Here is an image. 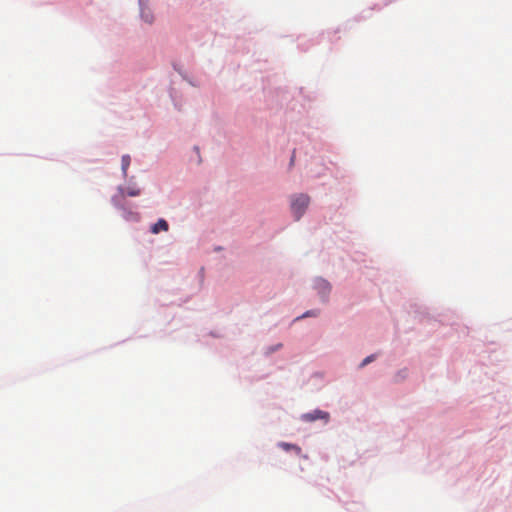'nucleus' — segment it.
<instances>
[{"label":"nucleus","mask_w":512,"mask_h":512,"mask_svg":"<svg viewBox=\"0 0 512 512\" xmlns=\"http://www.w3.org/2000/svg\"><path fill=\"white\" fill-rule=\"evenodd\" d=\"M308 205L309 197L307 195L300 194L292 199L291 210L297 220L303 215Z\"/></svg>","instance_id":"1"},{"label":"nucleus","mask_w":512,"mask_h":512,"mask_svg":"<svg viewBox=\"0 0 512 512\" xmlns=\"http://www.w3.org/2000/svg\"><path fill=\"white\" fill-rule=\"evenodd\" d=\"M302 419L306 422H313L318 419L324 420L325 422H328L329 420V413L316 409L310 413H306L302 415Z\"/></svg>","instance_id":"2"},{"label":"nucleus","mask_w":512,"mask_h":512,"mask_svg":"<svg viewBox=\"0 0 512 512\" xmlns=\"http://www.w3.org/2000/svg\"><path fill=\"white\" fill-rule=\"evenodd\" d=\"M119 192L123 197L126 195L130 196V197H135V196L140 195L141 190H140V188H138L137 186L134 185V186L127 187L126 189L120 187Z\"/></svg>","instance_id":"3"},{"label":"nucleus","mask_w":512,"mask_h":512,"mask_svg":"<svg viewBox=\"0 0 512 512\" xmlns=\"http://www.w3.org/2000/svg\"><path fill=\"white\" fill-rule=\"evenodd\" d=\"M169 225L166 220L159 219L152 227L151 232L158 234L160 231H168Z\"/></svg>","instance_id":"4"},{"label":"nucleus","mask_w":512,"mask_h":512,"mask_svg":"<svg viewBox=\"0 0 512 512\" xmlns=\"http://www.w3.org/2000/svg\"><path fill=\"white\" fill-rule=\"evenodd\" d=\"M278 446L280 448H282L283 450L285 451H294L297 455H300L301 452H302V449L296 445V444H291V443H287V442H280L278 444Z\"/></svg>","instance_id":"5"},{"label":"nucleus","mask_w":512,"mask_h":512,"mask_svg":"<svg viewBox=\"0 0 512 512\" xmlns=\"http://www.w3.org/2000/svg\"><path fill=\"white\" fill-rule=\"evenodd\" d=\"M130 163H131V157L128 154L123 155L121 158V170H122L123 177H127V172H128Z\"/></svg>","instance_id":"6"},{"label":"nucleus","mask_w":512,"mask_h":512,"mask_svg":"<svg viewBox=\"0 0 512 512\" xmlns=\"http://www.w3.org/2000/svg\"><path fill=\"white\" fill-rule=\"evenodd\" d=\"M142 18L148 23H152L153 21L152 14L150 12H146L145 10H142Z\"/></svg>","instance_id":"7"},{"label":"nucleus","mask_w":512,"mask_h":512,"mask_svg":"<svg viewBox=\"0 0 512 512\" xmlns=\"http://www.w3.org/2000/svg\"><path fill=\"white\" fill-rule=\"evenodd\" d=\"M319 285L321 286V289H323L324 292H329L330 291V285L326 281L320 280L319 281Z\"/></svg>","instance_id":"8"},{"label":"nucleus","mask_w":512,"mask_h":512,"mask_svg":"<svg viewBox=\"0 0 512 512\" xmlns=\"http://www.w3.org/2000/svg\"><path fill=\"white\" fill-rule=\"evenodd\" d=\"M374 359H375V355H370V356L366 357V358L362 361V363H361L360 367H364V366H366L367 364H369L370 362H372Z\"/></svg>","instance_id":"9"},{"label":"nucleus","mask_w":512,"mask_h":512,"mask_svg":"<svg viewBox=\"0 0 512 512\" xmlns=\"http://www.w3.org/2000/svg\"><path fill=\"white\" fill-rule=\"evenodd\" d=\"M310 315H315L313 312H306L305 314H303L300 318H304V317H307V316H310Z\"/></svg>","instance_id":"10"}]
</instances>
